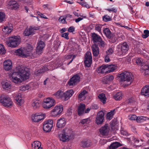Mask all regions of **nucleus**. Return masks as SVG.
Masks as SVG:
<instances>
[{
  "instance_id": "nucleus-1",
  "label": "nucleus",
  "mask_w": 149,
  "mask_h": 149,
  "mask_svg": "<svg viewBox=\"0 0 149 149\" xmlns=\"http://www.w3.org/2000/svg\"><path fill=\"white\" fill-rule=\"evenodd\" d=\"M10 79L14 83L18 84L22 82V80L29 78L30 72L27 68L18 66L10 72L9 74Z\"/></svg>"
},
{
  "instance_id": "nucleus-2",
  "label": "nucleus",
  "mask_w": 149,
  "mask_h": 149,
  "mask_svg": "<svg viewBox=\"0 0 149 149\" xmlns=\"http://www.w3.org/2000/svg\"><path fill=\"white\" fill-rule=\"evenodd\" d=\"M33 49L31 45H28L24 47H22L16 50L15 52L17 55L22 57H29L33 58L36 57L35 53H32Z\"/></svg>"
},
{
  "instance_id": "nucleus-3",
  "label": "nucleus",
  "mask_w": 149,
  "mask_h": 149,
  "mask_svg": "<svg viewBox=\"0 0 149 149\" xmlns=\"http://www.w3.org/2000/svg\"><path fill=\"white\" fill-rule=\"evenodd\" d=\"M121 84L127 86L130 85L133 80V76L131 73L125 71L118 75Z\"/></svg>"
},
{
  "instance_id": "nucleus-4",
  "label": "nucleus",
  "mask_w": 149,
  "mask_h": 149,
  "mask_svg": "<svg viewBox=\"0 0 149 149\" xmlns=\"http://www.w3.org/2000/svg\"><path fill=\"white\" fill-rule=\"evenodd\" d=\"M20 41L19 36H13L9 37L6 42L8 46L12 48H14L18 46Z\"/></svg>"
},
{
  "instance_id": "nucleus-5",
  "label": "nucleus",
  "mask_w": 149,
  "mask_h": 149,
  "mask_svg": "<svg viewBox=\"0 0 149 149\" xmlns=\"http://www.w3.org/2000/svg\"><path fill=\"white\" fill-rule=\"evenodd\" d=\"M71 133V130L70 129L65 128L62 133L59 136L60 139L63 142H66L69 141Z\"/></svg>"
},
{
  "instance_id": "nucleus-6",
  "label": "nucleus",
  "mask_w": 149,
  "mask_h": 149,
  "mask_svg": "<svg viewBox=\"0 0 149 149\" xmlns=\"http://www.w3.org/2000/svg\"><path fill=\"white\" fill-rule=\"evenodd\" d=\"M117 50L120 55H124L127 52L129 49V46L126 42L120 43L116 47Z\"/></svg>"
},
{
  "instance_id": "nucleus-7",
  "label": "nucleus",
  "mask_w": 149,
  "mask_h": 149,
  "mask_svg": "<svg viewBox=\"0 0 149 149\" xmlns=\"http://www.w3.org/2000/svg\"><path fill=\"white\" fill-rule=\"evenodd\" d=\"M55 101L52 98L48 97L44 100L43 107L46 109H49L55 105Z\"/></svg>"
},
{
  "instance_id": "nucleus-8",
  "label": "nucleus",
  "mask_w": 149,
  "mask_h": 149,
  "mask_svg": "<svg viewBox=\"0 0 149 149\" xmlns=\"http://www.w3.org/2000/svg\"><path fill=\"white\" fill-rule=\"evenodd\" d=\"M0 102L6 107L11 106L13 103L11 99L9 97L3 95L0 97Z\"/></svg>"
},
{
  "instance_id": "nucleus-9",
  "label": "nucleus",
  "mask_w": 149,
  "mask_h": 149,
  "mask_svg": "<svg viewBox=\"0 0 149 149\" xmlns=\"http://www.w3.org/2000/svg\"><path fill=\"white\" fill-rule=\"evenodd\" d=\"M39 28L38 27L31 26L29 28L26 29L24 32V35L26 36H29L34 34L36 31L38 30Z\"/></svg>"
},
{
  "instance_id": "nucleus-10",
  "label": "nucleus",
  "mask_w": 149,
  "mask_h": 149,
  "mask_svg": "<svg viewBox=\"0 0 149 149\" xmlns=\"http://www.w3.org/2000/svg\"><path fill=\"white\" fill-rule=\"evenodd\" d=\"M53 121L52 120H49L45 121L43 127V130L46 132L50 131L53 127Z\"/></svg>"
},
{
  "instance_id": "nucleus-11",
  "label": "nucleus",
  "mask_w": 149,
  "mask_h": 149,
  "mask_svg": "<svg viewBox=\"0 0 149 149\" xmlns=\"http://www.w3.org/2000/svg\"><path fill=\"white\" fill-rule=\"evenodd\" d=\"M63 110V107L62 105L56 106L52 110L51 114L54 116H59L62 112Z\"/></svg>"
},
{
  "instance_id": "nucleus-12",
  "label": "nucleus",
  "mask_w": 149,
  "mask_h": 149,
  "mask_svg": "<svg viewBox=\"0 0 149 149\" xmlns=\"http://www.w3.org/2000/svg\"><path fill=\"white\" fill-rule=\"evenodd\" d=\"M92 56L91 53L87 52L85 55L84 62L86 66L89 67L92 63Z\"/></svg>"
},
{
  "instance_id": "nucleus-13",
  "label": "nucleus",
  "mask_w": 149,
  "mask_h": 149,
  "mask_svg": "<svg viewBox=\"0 0 149 149\" xmlns=\"http://www.w3.org/2000/svg\"><path fill=\"white\" fill-rule=\"evenodd\" d=\"M7 6L9 8L12 9L16 10L19 8V5L15 0H9Z\"/></svg>"
},
{
  "instance_id": "nucleus-14",
  "label": "nucleus",
  "mask_w": 149,
  "mask_h": 149,
  "mask_svg": "<svg viewBox=\"0 0 149 149\" xmlns=\"http://www.w3.org/2000/svg\"><path fill=\"white\" fill-rule=\"evenodd\" d=\"M104 114L102 111H100L97 113L95 120V123L98 125L102 124L104 119Z\"/></svg>"
},
{
  "instance_id": "nucleus-15",
  "label": "nucleus",
  "mask_w": 149,
  "mask_h": 149,
  "mask_svg": "<svg viewBox=\"0 0 149 149\" xmlns=\"http://www.w3.org/2000/svg\"><path fill=\"white\" fill-rule=\"evenodd\" d=\"M45 47V44L44 42L41 40L38 43V45L36 47V53L34 52L33 54L35 53V54L38 55L41 54L42 52L43 48ZM35 55L36 57L37 56L36 54Z\"/></svg>"
},
{
  "instance_id": "nucleus-16",
  "label": "nucleus",
  "mask_w": 149,
  "mask_h": 149,
  "mask_svg": "<svg viewBox=\"0 0 149 149\" xmlns=\"http://www.w3.org/2000/svg\"><path fill=\"white\" fill-rule=\"evenodd\" d=\"M80 81V77L77 74L74 75L68 82V84L70 86L74 85Z\"/></svg>"
},
{
  "instance_id": "nucleus-17",
  "label": "nucleus",
  "mask_w": 149,
  "mask_h": 149,
  "mask_svg": "<svg viewBox=\"0 0 149 149\" xmlns=\"http://www.w3.org/2000/svg\"><path fill=\"white\" fill-rule=\"evenodd\" d=\"M31 118L33 121L36 122L43 119L44 116L40 113H38L33 114L31 116Z\"/></svg>"
},
{
  "instance_id": "nucleus-18",
  "label": "nucleus",
  "mask_w": 149,
  "mask_h": 149,
  "mask_svg": "<svg viewBox=\"0 0 149 149\" xmlns=\"http://www.w3.org/2000/svg\"><path fill=\"white\" fill-rule=\"evenodd\" d=\"M4 69L6 71L10 70L12 68V63L10 60H6L3 63Z\"/></svg>"
},
{
  "instance_id": "nucleus-19",
  "label": "nucleus",
  "mask_w": 149,
  "mask_h": 149,
  "mask_svg": "<svg viewBox=\"0 0 149 149\" xmlns=\"http://www.w3.org/2000/svg\"><path fill=\"white\" fill-rule=\"evenodd\" d=\"M100 133L103 135H107L109 132V129L107 124H105L99 130Z\"/></svg>"
},
{
  "instance_id": "nucleus-20",
  "label": "nucleus",
  "mask_w": 149,
  "mask_h": 149,
  "mask_svg": "<svg viewBox=\"0 0 149 149\" xmlns=\"http://www.w3.org/2000/svg\"><path fill=\"white\" fill-rule=\"evenodd\" d=\"M80 145L83 148H87L91 146L92 143L90 140L85 139L81 141Z\"/></svg>"
},
{
  "instance_id": "nucleus-21",
  "label": "nucleus",
  "mask_w": 149,
  "mask_h": 149,
  "mask_svg": "<svg viewBox=\"0 0 149 149\" xmlns=\"http://www.w3.org/2000/svg\"><path fill=\"white\" fill-rule=\"evenodd\" d=\"M13 96L17 101L18 105H21L24 103V101L22 99L21 95L20 93H15L13 95Z\"/></svg>"
},
{
  "instance_id": "nucleus-22",
  "label": "nucleus",
  "mask_w": 149,
  "mask_h": 149,
  "mask_svg": "<svg viewBox=\"0 0 149 149\" xmlns=\"http://www.w3.org/2000/svg\"><path fill=\"white\" fill-rule=\"evenodd\" d=\"M74 93L72 90H68L64 93H63V100L64 101L68 100L71 97Z\"/></svg>"
},
{
  "instance_id": "nucleus-23",
  "label": "nucleus",
  "mask_w": 149,
  "mask_h": 149,
  "mask_svg": "<svg viewBox=\"0 0 149 149\" xmlns=\"http://www.w3.org/2000/svg\"><path fill=\"white\" fill-rule=\"evenodd\" d=\"M141 95L147 97H149V85H146L141 89Z\"/></svg>"
},
{
  "instance_id": "nucleus-24",
  "label": "nucleus",
  "mask_w": 149,
  "mask_h": 149,
  "mask_svg": "<svg viewBox=\"0 0 149 149\" xmlns=\"http://www.w3.org/2000/svg\"><path fill=\"white\" fill-rule=\"evenodd\" d=\"M108 64L107 65H103L97 68V72L98 73H108Z\"/></svg>"
},
{
  "instance_id": "nucleus-25",
  "label": "nucleus",
  "mask_w": 149,
  "mask_h": 149,
  "mask_svg": "<svg viewBox=\"0 0 149 149\" xmlns=\"http://www.w3.org/2000/svg\"><path fill=\"white\" fill-rule=\"evenodd\" d=\"M65 119L64 118H62L57 120L56 126L58 128H62L65 126Z\"/></svg>"
},
{
  "instance_id": "nucleus-26",
  "label": "nucleus",
  "mask_w": 149,
  "mask_h": 149,
  "mask_svg": "<svg viewBox=\"0 0 149 149\" xmlns=\"http://www.w3.org/2000/svg\"><path fill=\"white\" fill-rule=\"evenodd\" d=\"M93 53L95 56H97L99 53V49L97 46L96 45H93L91 47Z\"/></svg>"
},
{
  "instance_id": "nucleus-27",
  "label": "nucleus",
  "mask_w": 149,
  "mask_h": 149,
  "mask_svg": "<svg viewBox=\"0 0 149 149\" xmlns=\"http://www.w3.org/2000/svg\"><path fill=\"white\" fill-rule=\"evenodd\" d=\"M122 146L120 143L115 142L112 143L109 147V149H116L119 147Z\"/></svg>"
},
{
  "instance_id": "nucleus-28",
  "label": "nucleus",
  "mask_w": 149,
  "mask_h": 149,
  "mask_svg": "<svg viewBox=\"0 0 149 149\" xmlns=\"http://www.w3.org/2000/svg\"><path fill=\"white\" fill-rule=\"evenodd\" d=\"M87 93V92L86 90L81 91L79 94L78 97L80 101H82L86 98V95Z\"/></svg>"
},
{
  "instance_id": "nucleus-29",
  "label": "nucleus",
  "mask_w": 149,
  "mask_h": 149,
  "mask_svg": "<svg viewBox=\"0 0 149 149\" xmlns=\"http://www.w3.org/2000/svg\"><path fill=\"white\" fill-rule=\"evenodd\" d=\"M32 147L34 149H42L41 147V143L39 141H34L32 144Z\"/></svg>"
},
{
  "instance_id": "nucleus-30",
  "label": "nucleus",
  "mask_w": 149,
  "mask_h": 149,
  "mask_svg": "<svg viewBox=\"0 0 149 149\" xmlns=\"http://www.w3.org/2000/svg\"><path fill=\"white\" fill-rule=\"evenodd\" d=\"M92 38L94 42H99L102 39L101 37L99 35L95 33L92 34Z\"/></svg>"
},
{
  "instance_id": "nucleus-31",
  "label": "nucleus",
  "mask_w": 149,
  "mask_h": 149,
  "mask_svg": "<svg viewBox=\"0 0 149 149\" xmlns=\"http://www.w3.org/2000/svg\"><path fill=\"white\" fill-rule=\"evenodd\" d=\"M85 105L84 104H80L78 108V114L79 116L81 115L84 112Z\"/></svg>"
},
{
  "instance_id": "nucleus-32",
  "label": "nucleus",
  "mask_w": 149,
  "mask_h": 149,
  "mask_svg": "<svg viewBox=\"0 0 149 149\" xmlns=\"http://www.w3.org/2000/svg\"><path fill=\"white\" fill-rule=\"evenodd\" d=\"M103 32L106 37L108 38L109 37H110V36L112 34V33L110 31L109 29L107 28L103 29Z\"/></svg>"
},
{
  "instance_id": "nucleus-33",
  "label": "nucleus",
  "mask_w": 149,
  "mask_h": 149,
  "mask_svg": "<svg viewBox=\"0 0 149 149\" xmlns=\"http://www.w3.org/2000/svg\"><path fill=\"white\" fill-rule=\"evenodd\" d=\"M98 97L100 101L104 104L105 103L107 98L105 94L102 93L99 94Z\"/></svg>"
},
{
  "instance_id": "nucleus-34",
  "label": "nucleus",
  "mask_w": 149,
  "mask_h": 149,
  "mask_svg": "<svg viewBox=\"0 0 149 149\" xmlns=\"http://www.w3.org/2000/svg\"><path fill=\"white\" fill-rule=\"evenodd\" d=\"M2 87L4 90H8L10 89L11 85L9 82H6L2 84Z\"/></svg>"
},
{
  "instance_id": "nucleus-35",
  "label": "nucleus",
  "mask_w": 149,
  "mask_h": 149,
  "mask_svg": "<svg viewBox=\"0 0 149 149\" xmlns=\"http://www.w3.org/2000/svg\"><path fill=\"white\" fill-rule=\"evenodd\" d=\"M108 73L113 72L116 70L117 67L115 65H108Z\"/></svg>"
},
{
  "instance_id": "nucleus-36",
  "label": "nucleus",
  "mask_w": 149,
  "mask_h": 149,
  "mask_svg": "<svg viewBox=\"0 0 149 149\" xmlns=\"http://www.w3.org/2000/svg\"><path fill=\"white\" fill-rule=\"evenodd\" d=\"M142 72H144L146 74H147L149 73V66L147 65L143 66L141 68Z\"/></svg>"
},
{
  "instance_id": "nucleus-37",
  "label": "nucleus",
  "mask_w": 149,
  "mask_h": 149,
  "mask_svg": "<svg viewBox=\"0 0 149 149\" xmlns=\"http://www.w3.org/2000/svg\"><path fill=\"white\" fill-rule=\"evenodd\" d=\"M31 105L33 109H36L40 107V103L36 100H33L32 102Z\"/></svg>"
},
{
  "instance_id": "nucleus-38",
  "label": "nucleus",
  "mask_w": 149,
  "mask_h": 149,
  "mask_svg": "<svg viewBox=\"0 0 149 149\" xmlns=\"http://www.w3.org/2000/svg\"><path fill=\"white\" fill-rule=\"evenodd\" d=\"M122 95L121 92H118L114 95V99L116 100H120L122 98Z\"/></svg>"
},
{
  "instance_id": "nucleus-39",
  "label": "nucleus",
  "mask_w": 149,
  "mask_h": 149,
  "mask_svg": "<svg viewBox=\"0 0 149 149\" xmlns=\"http://www.w3.org/2000/svg\"><path fill=\"white\" fill-rule=\"evenodd\" d=\"M31 84H27L24 86H22L20 87V90L22 91H24L28 90L31 87Z\"/></svg>"
},
{
  "instance_id": "nucleus-40",
  "label": "nucleus",
  "mask_w": 149,
  "mask_h": 149,
  "mask_svg": "<svg viewBox=\"0 0 149 149\" xmlns=\"http://www.w3.org/2000/svg\"><path fill=\"white\" fill-rule=\"evenodd\" d=\"M49 69L48 68L47 65L44 66L42 67L40 69L38 70V72L39 73H42L47 71Z\"/></svg>"
},
{
  "instance_id": "nucleus-41",
  "label": "nucleus",
  "mask_w": 149,
  "mask_h": 149,
  "mask_svg": "<svg viewBox=\"0 0 149 149\" xmlns=\"http://www.w3.org/2000/svg\"><path fill=\"white\" fill-rule=\"evenodd\" d=\"M147 120V117L143 116H139L136 117V121L138 123H141L143 122L144 120Z\"/></svg>"
},
{
  "instance_id": "nucleus-42",
  "label": "nucleus",
  "mask_w": 149,
  "mask_h": 149,
  "mask_svg": "<svg viewBox=\"0 0 149 149\" xmlns=\"http://www.w3.org/2000/svg\"><path fill=\"white\" fill-rule=\"evenodd\" d=\"M114 113V110H112L111 111L108 113L107 115V118L109 120L111 119Z\"/></svg>"
},
{
  "instance_id": "nucleus-43",
  "label": "nucleus",
  "mask_w": 149,
  "mask_h": 149,
  "mask_svg": "<svg viewBox=\"0 0 149 149\" xmlns=\"http://www.w3.org/2000/svg\"><path fill=\"white\" fill-rule=\"evenodd\" d=\"M103 25L100 24H97L95 27V30L98 31L100 33L102 34L101 29Z\"/></svg>"
},
{
  "instance_id": "nucleus-44",
  "label": "nucleus",
  "mask_w": 149,
  "mask_h": 149,
  "mask_svg": "<svg viewBox=\"0 0 149 149\" xmlns=\"http://www.w3.org/2000/svg\"><path fill=\"white\" fill-rule=\"evenodd\" d=\"M54 95L58 98H62L63 99V92L62 91H58L54 94Z\"/></svg>"
},
{
  "instance_id": "nucleus-45",
  "label": "nucleus",
  "mask_w": 149,
  "mask_h": 149,
  "mask_svg": "<svg viewBox=\"0 0 149 149\" xmlns=\"http://www.w3.org/2000/svg\"><path fill=\"white\" fill-rule=\"evenodd\" d=\"M12 31V28L9 27L8 26L4 27V29L3 31L6 32L7 34H9Z\"/></svg>"
},
{
  "instance_id": "nucleus-46",
  "label": "nucleus",
  "mask_w": 149,
  "mask_h": 149,
  "mask_svg": "<svg viewBox=\"0 0 149 149\" xmlns=\"http://www.w3.org/2000/svg\"><path fill=\"white\" fill-rule=\"evenodd\" d=\"M134 60H135L136 64L139 65H141L143 62V59L141 58H138L134 59L133 61H134Z\"/></svg>"
},
{
  "instance_id": "nucleus-47",
  "label": "nucleus",
  "mask_w": 149,
  "mask_h": 149,
  "mask_svg": "<svg viewBox=\"0 0 149 149\" xmlns=\"http://www.w3.org/2000/svg\"><path fill=\"white\" fill-rule=\"evenodd\" d=\"M59 22L61 23H66V22L64 16H62L59 17L58 19Z\"/></svg>"
},
{
  "instance_id": "nucleus-48",
  "label": "nucleus",
  "mask_w": 149,
  "mask_h": 149,
  "mask_svg": "<svg viewBox=\"0 0 149 149\" xmlns=\"http://www.w3.org/2000/svg\"><path fill=\"white\" fill-rule=\"evenodd\" d=\"M5 17V13L3 12L0 11V22H1L4 20Z\"/></svg>"
},
{
  "instance_id": "nucleus-49",
  "label": "nucleus",
  "mask_w": 149,
  "mask_h": 149,
  "mask_svg": "<svg viewBox=\"0 0 149 149\" xmlns=\"http://www.w3.org/2000/svg\"><path fill=\"white\" fill-rule=\"evenodd\" d=\"M107 82L112 81L114 79V77L113 75H108L105 78Z\"/></svg>"
},
{
  "instance_id": "nucleus-50",
  "label": "nucleus",
  "mask_w": 149,
  "mask_h": 149,
  "mask_svg": "<svg viewBox=\"0 0 149 149\" xmlns=\"http://www.w3.org/2000/svg\"><path fill=\"white\" fill-rule=\"evenodd\" d=\"M108 38L110 39L112 43L116 42L117 40V38L113 33L110 36V37H109Z\"/></svg>"
},
{
  "instance_id": "nucleus-51",
  "label": "nucleus",
  "mask_w": 149,
  "mask_h": 149,
  "mask_svg": "<svg viewBox=\"0 0 149 149\" xmlns=\"http://www.w3.org/2000/svg\"><path fill=\"white\" fill-rule=\"evenodd\" d=\"M144 34L142 35V37L144 38H146L148 37L149 36V31L148 30H145L144 31Z\"/></svg>"
},
{
  "instance_id": "nucleus-52",
  "label": "nucleus",
  "mask_w": 149,
  "mask_h": 149,
  "mask_svg": "<svg viewBox=\"0 0 149 149\" xmlns=\"http://www.w3.org/2000/svg\"><path fill=\"white\" fill-rule=\"evenodd\" d=\"M103 20L105 22H108L110 21L111 20V18L108 15H104L102 17Z\"/></svg>"
},
{
  "instance_id": "nucleus-53",
  "label": "nucleus",
  "mask_w": 149,
  "mask_h": 149,
  "mask_svg": "<svg viewBox=\"0 0 149 149\" xmlns=\"http://www.w3.org/2000/svg\"><path fill=\"white\" fill-rule=\"evenodd\" d=\"M136 117L135 115H130L128 116V118L131 120H136Z\"/></svg>"
},
{
  "instance_id": "nucleus-54",
  "label": "nucleus",
  "mask_w": 149,
  "mask_h": 149,
  "mask_svg": "<svg viewBox=\"0 0 149 149\" xmlns=\"http://www.w3.org/2000/svg\"><path fill=\"white\" fill-rule=\"evenodd\" d=\"M5 52V50L4 48L3 45L0 44V53L3 54Z\"/></svg>"
},
{
  "instance_id": "nucleus-55",
  "label": "nucleus",
  "mask_w": 149,
  "mask_h": 149,
  "mask_svg": "<svg viewBox=\"0 0 149 149\" xmlns=\"http://www.w3.org/2000/svg\"><path fill=\"white\" fill-rule=\"evenodd\" d=\"M113 52V50L112 48H110L106 51V54L107 55H110Z\"/></svg>"
},
{
  "instance_id": "nucleus-56",
  "label": "nucleus",
  "mask_w": 149,
  "mask_h": 149,
  "mask_svg": "<svg viewBox=\"0 0 149 149\" xmlns=\"http://www.w3.org/2000/svg\"><path fill=\"white\" fill-rule=\"evenodd\" d=\"M90 122V120L89 118H87L85 119L82 120L81 122L82 124H84L85 123H89Z\"/></svg>"
},
{
  "instance_id": "nucleus-57",
  "label": "nucleus",
  "mask_w": 149,
  "mask_h": 149,
  "mask_svg": "<svg viewBox=\"0 0 149 149\" xmlns=\"http://www.w3.org/2000/svg\"><path fill=\"white\" fill-rule=\"evenodd\" d=\"M69 33H63L61 35V36L62 37H63L65 38L67 40H68L69 39V38L68 37Z\"/></svg>"
},
{
  "instance_id": "nucleus-58",
  "label": "nucleus",
  "mask_w": 149,
  "mask_h": 149,
  "mask_svg": "<svg viewBox=\"0 0 149 149\" xmlns=\"http://www.w3.org/2000/svg\"><path fill=\"white\" fill-rule=\"evenodd\" d=\"M105 10L109 11V12L111 11L114 13H116L117 11V9L114 8H113L111 9H105Z\"/></svg>"
},
{
  "instance_id": "nucleus-59",
  "label": "nucleus",
  "mask_w": 149,
  "mask_h": 149,
  "mask_svg": "<svg viewBox=\"0 0 149 149\" xmlns=\"http://www.w3.org/2000/svg\"><path fill=\"white\" fill-rule=\"evenodd\" d=\"M134 99L133 98H130L127 100L126 101V102L128 104H131L134 101Z\"/></svg>"
},
{
  "instance_id": "nucleus-60",
  "label": "nucleus",
  "mask_w": 149,
  "mask_h": 149,
  "mask_svg": "<svg viewBox=\"0 0 149 149\" xmlns=\"http://www.w3.org/2000/svg\"><path fill=\"white\" fill-rule=\"evenodd\" d=\"M99 42V44L100 47H104L105 46V43L104 41L102 40V39H101V40Z\"/></svg>"
},
{
  "instance_id": "nucleus-61",
  "label": "nucleus",
  "mask_w": 149,
  "mask_h": 149,
  "mask_svg": "<svg viewBox=\"0 0 149 149\" xmlns=\"http://www.w3.org/2000/svg\"><path fill=\"white\" fill-rule=\"evenodd\" d=\"M110 56L106 54L104 58V61L106 62H108L110 61V59L109 58Z\"/></svg>"
},
{
  "instance_id": "nucleus-62",
  "label": "nucleus",
  "mask_w": 149,
  "mask_h": 149,
  "mask_svg": "<svg viewBox=\"0 0 149 149\" xmlns=\"http://www.w3.org/2000/svg\"><path fill=\"white\" fill-rule=\"evenodd\" d=\"M121 134L123 135H126L127 134V131L124 130L123 129L121 128L120 131Z\"/></svg>"
},
{
  "instance_id": "nucleus-63",
  "label": "nucleus",
  "mask_w": 149,
  "mask_h": 149,
  "mask_svg": "<svg viewBox=\"0 0 149 149\" xmlns=\"http://www.w3.org/2000/svg\"><path fill=\"white\" fill-rule=\"evenodd\" d=\"M68 30L69 32H72L74 31V28L73 26H70L68 29Z\"/></svg>"
},
{
  "instance_id": "nucleus-64",
  "label": "nucleus",
  "mask_w": 149,
  "mask_h": 149,
  "mask_svg": "<svg viewBox=\"0 0 149 149\" xmlns=\"http://www.w3.org/2000/svg\"><path fill=\"white\" fill-rule=\"evenodd\" d=\"M64 16L65 17V19L67 20H69L70 19V18H72V15L69 14L64 15Z\"/></svg>"
}]
</instances>
